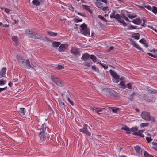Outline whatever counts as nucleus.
<instances>
[{"instance_id":"864d4df0","label":"nucleus","mask_w":157,"mask_h":157,"mask_svg":"<svg viewBox=\"0 0 157 157\" xmlns=\"http://www.w3.org/2000/svg\"><path fill=\"white\" fill-rule=\"evenodd\" d=\"M7 89V86L5 87L4 88H0V93L2 91H3L6 90Z\"/></svg>"},{"instance_id":"a878e982","label":"nucleus","mask_w":157,"mask_h":157,"mask_svg":"<svg viewBox=\"0 0 157 157\" xmlns=\"http://www.w3.org/2000/svg\"><path fill=\"white\" fill-rule=\"evenodd\" d=\"M52 44L53 47H58L60 45V43L58 42L54 41V42H53L52 43Z\"/></svg>"},{"instance_id":"e433bc0d","label":"nucleus","mask_w":157,"mask_h":157,"mask_svg":"<svg viewBox=\"0 0 157 157\" xmlns=\"http://www.w3.org/2000/svg\"><path fill=\"white\" fill-rule=\"evenodd\" d=\"M122 130H124L126 131H129V129H130L129 128L126 126V125H125L124 126H123L121 128Z\"/></svg>"},{"instance_id":"f3484780","label":"nucleus","mask_w":157,"mask_h":157,"mask_svg":"<svg viewBox=\"0 0 157 157\" xmlns=\"http://www.w3.org/2000/svg\"><path fill=\"white\" fill-rule=\"evenodd\" d=\"M139 42L144 44L146 48L148 47V43L145 40L144 38H142L139 40Z\"/></svg>"},{"instance_id":"7ed1b4c3","label":"nucleus","mask_w":157,"mask_h":157,"mask_svg":"<svg viewBox=\"0 0 157 157\" xmlns=\"http://www.w3.org/2000/svg\"><path fill=\"white\" fill-rule=\"evenodd\" d=\"M102 2L106 4L107 3V1L106 0H96L95 2L96 6L98 8L102 9V10H109L108 6H104L103 4L101 2Z\"/></svg>"},{"instance_id":"a18cd8bd","label":"nucleus","mask_w":157,"mask_h":157,"mask_svg":"<svg viewBox=\"0 0 157 157\" xmlns=\"http://www.w3.org/2000/svg\"><path fill=\"white\" fill-rule=\"evenodd\" d=\"M67 100L69 102V103L72 106L74 105L72 101L70 99V98L67 97Z\"/></svg>"},{"instance_id":"c85d7f7f","label":"nucleus","mask_w":157,"mask_h":157,"mask_svg":"<svg viewBox=\"0 0 157 157\" xmlns=\"http://www.w3.org/2000/svg\"><path fill=\"white\" fill-rule=\"evenodd\" d=\"M12 40L16 44H18V37L17 36H13L12 37Z\"/></svg>"},{"instance_id":"79ce46f5","label":"nucleus","mask_w":157,"mask_h":157,"mask_svg":"<svg viewBox=\"0 0 157 157\" xmlns=\"http://www.w3.org/2000/svg\"><path fill=\"white\" fill-rule=\"evenodd\" d=\"M130 130L132 132H135L137 131L138 129L137 127H132L130 129Z\"/></svg>"},{"instance_id":"052dcab7","label":"nucleus","mask_w":157,"mask_h":157,"mask_svg":"<svg viewBox=\"0 0 157 157\" xmlns=\"http://www.w3.org/2000/svg\"><path fill=\"white\" fill-rule=\"evenodd\" d=\"M102 65V66H103V68H104V69H106L108 68V66L106 65Z\"/></svg>"},{"instance_id":"a211bd4d","label":"nucleus","mask_w":157,"mask_h":157,"mask_svg":"<svg viewBox=\"0 0 157 157\" xmlns=\"http://www.w3.org/2000/svg\"><path fill=\"white\" fill-rule=\"evenodd\" d=\"M25 64L26 65V67L28 69H29L31 68L32 69H34V68L32 67L30 64V61L29 59H26L25 62Z\"/></svg>"},{"instance_id":"bf43d9fd","label":"nucleus","mask_w":157,"mask_h":157,"mask_svg":"<svg viewBox=\"0 0 157 157\" xmlns=\"http://www.w3.org/2000/svg\"><path fill=\"white\" fill-rule=\"evenodd\" d=\"M9 25L5 24V25H3V27H5V28H8L9 27Z\"/></svg>"},{"instance_id":"cd10ccee","label":"nucleus","mask_w":157,"mask_h":157,"mask_svg":"<svg viewBox=\"0 0 157 157\" xmlns=\"http://www.w3.org/2000/svg\"><path fill=\"white\" fill-rule=\"evenodd\" d=\"M108 91L109 93L111 95H115L117 94V93L114 90H112L111 89L109 88L108 89Z\"/></svg>"},{"instance_id":"f704fd0d","label":"nucleus","mask_w":157,"mask_h":157,"mask_svg":"<svg viewBox=\"0 0 157 157\" xmlns=\"http://www.w3.org/2000/svg\"><path fill=\"white\" fill-rule=\"evenodd\" d=\"M92 62L90 61L89 62H86L84 63V65L85 66L87 67H90L91 66V64Z\"/></svg>"},{"instance_id":"69168bd1","label":"nucleus","mask_w":157,"mask_h":157,"mask_svg":"<svg viewBox=\"0 0 157 157\" xmlns=\"http://www.w3.org/2000/svg\"><path fill=\"white\" fill-rule=\"evenodd\" d=\"M14 23L15 24H17L18 23L19 21L18 20H16L15 19H14Z\"/></svg>"},{"instance_id":"b1692460","label":"nucleus","mask_w":157,"mask_h":157,"mask_svg":"<svg viewBox=\"0 0 157 157\" xmlns=\"http://www.w3.org/2000/svg\"><path fill=\"white\" fill-rule=\"evenodd\" d=\"M140 35L139 33H134L132 37L136 40H138L140 38Z\"/></svg>"},{"instance_id":"338daca9","label":"nucleus","mask_w":157,"mask_h":157,"mask_svg":"<svg viewBox=\"0 0 157 157\" xmlns=\"http://www.w3.org/2000/svg\"><path fill=\"white\" fill-rule=\"evenodd\" d=\"M12 82H10L8 84V85L10 87H11L12 86Z\"/></svg>"},{"instance_id":"4468645a","label":"nucleus","mask_w":157,"mask_h":157,"mask_svg":"<svg viewBox=\"0 0 157 157\" xmlns=\"http://www.w3.org/2000/svg\"><path fill=\"white\" fill-rule=\"evenodd\" d=\"M17 59L18 63L21 62L22 64H24L25 60L23 59L22 56L20 55H17L16 56Z\"/></svg>"},{"instance_id":"603ef678","label":"nucleus","mask_w":157,"mask_h":157,"mask_svg":"<svg viewBox=\"0 0 157 157\" xmlns=\"http://www.w3.org/2000/svg\"><path fill=\"white\" fill-rule=\"evenodd\" d=\"M127 87L129 89H132V84L131 83H129L127 84Z\"/></svg>"},{"instance_id":"6e6d98bb","label":"nucleus","mask_w":157,"mask_h":157,"mask_svg":"<svg viewBox=\"0 0 157 157\" xmlns=\"http://www.w3.org/2000/svg\"><path fill=\"white\" fill-rule=\"evenodd\" d=\"M152 122H155V119L153 117H151V120Z\"/></svg>"},{"instance_id":"c756f323","label":"nucleus","mask_w":157,"mask_h":157,"mask_svg":"<svg viewBox=\"0 0 157 157\" xmlns=\"http://www.w3.org/2000/svg\"><path fill=\"white\" fill-rule=\"evenodd\" d=\"M58 101L59 102L60 106L61 108H63L65 106V104L62 101V100L60 99H58Z\"/></svg>"},{"instance_id":"680f3d73","label":"nucleus","mask_w":157,"mask_h":157,"mask_svg":"<svg viewBox=\"0 0 157 157\" xmlns=\"http://www.w3.org/2000/svg\"><path fill=\"white\" fill-rule=\"evenodd\" d=\"M18 79L17 78H14L13 79V81L14 82H17V81H18Z\"/></svg>"},{"instance_id":"393cba45","label":"nucleus","mask_w":157,"mask_h":157,"mask_svg":"<svg viewBox=\"0 0 157 157\" xmlns=\"http://www.w3.org/2000/svg\"><path fill=\"white\" fill-rule=\"evenodd\" d=\"M41 0H33L32 1V3L35 5L37 6H39L40 4V2H41Z\"/></svg>"},{"instance_id":"c03bdc74","label":"nucleus","mask_w":157,"mask_h":157,"mask_svg":"<svg viewBox=\"0 0 157 157\" xmlns=\"http://www.w3.org/2000/svg\"><path fill=\"white\" fill-rule=\"evenodd\" d=\"M146 140H147V142L148 143H149L152 140V139L150 137H147L146 138Z\"/></svg>"},{"instance_id":"3c124183","label":"nucleus","mask_w":157,"mask_h":157,"mask_svg":"<svg viewBox=\"0 0 157 157\" xmlns=\"http://www.w3.org/2000/svg\"><path fill=\"white\" fill-rule=\"evenodd\" d=\"M57 68L59 70H61L64 68V67L61 65H59L58 67H57Z\"/></svg>"},{"instance_id":"0eeeda50","label":"nucleus","mask_w":157,"mask_h":157,"mask_svg":"<svg viewBox=\"0 0 157 157\" xmlns=\"http://www.w3.org/2000/svg\"><path fill=\"white\" fill-rule=\"evenodd\" d=\"M88 125L86 124H84L83 127L82 129H79V131L83 133H85L89 136H90L91 133L88 130L87 127Z\"/></svg>"},{"instance_id":"2eb2a0df","label":"nucleus","mask_w":157,"mask_h":157,"mask_svg":"<svg viewBox=\"0 0 157 157\" xmlns=\"http://www.w3.org/2000/svg\"><path fill=\"white\" fill-rule=\"evenodd\" d=\"M90 59V55L88 53L84 54L81 58V59L83 61H86Z\"/></svg>"},{"instance_id":"a19ab883","label":"nucleus","mask_w":157,"mask_h":157,"mask_svg":"<svg viewBox=\"0 0 157 157\" xmlns=\"http://www.w3.org/2000/svg\"><path fill=\"white\" fill-rule=\"evenodd\" d=\"M149 125V124L148 123H142L140 124V126L141 127H144L148 126Z\"/></svg>"},{"instance_id":"774afa93","label":"nucleus","mask_w":157,"mask_h":157,"mask_svg":"<svg viewBox=\"0 0 157 157\" xmlns=\"http://www.w3.org/2000/svg\"><path fill=\"white\" fill-rule=\"evenodd\" d=\"M78 14H79V15H80L81 16H84V15H83V14L82 13H78Z\"/></svg>"},{"instance_id":"58836bf2","label":"nucleus","mask_w":157,"mask_h":157,"mask_svg":"<svg viewBox=\"0 0 157 157\" xmlns=\"http://www.w3.org/2000/svg\"><path fill=\"white\" fill-rule=\"evenodd\" d=\"M152 144L154 145L153 147V148L155 151H157V143L155 142H153Z\"/></svg>"},{"instance_id":"dca6fc26","label":"nucleus","mask_w":157,"mask_h":157,"mask_svg":"<svg viewBox=\"0 0 157 157\" xmlns=\"http://www.w3.org/2000/svg\"><path fill=\"white\" fill-rule=\"evenodd\" d=\"M6 71V67L3 68L0 71V78L2 77H4L6 78V77L4 76Z\"/></svg>"},{"instance_id":"5fc2aeb1","label":"nucleus","mask_w":157,"mask_h":157,"mask_svg":"<svg viewBox=\"0 0 157 157\" xmlns=\"http://www.w3.org/2000/svg\"><path fill=\"white\" fill-rule=\"evenodd\" d=\"M136 16H133L131 15H129L128 16V17L130 18V19H132L134 18H135L136 17Z\"/></svg>"},{"instance_id":"ddd939ff","label":"nucleus","mask_w":157,"mask_h":157,"mask_svg":"<svg viewBox=\"0 0 157 157\" xmlns=\"http://www.w3.org/2000/svg\"><path fill=\"white\" fill-rule=\"evenodd\" d=\"M71 52L75 56H77L79 54V50L75 47H72L71 50Z\"/></svg>"},{"instance_id":"de8ad7c7","label":"nucleus","mask_w":157,"mask_h":157,"mask_svg":"<svg viewBox=\"0 0 157 157\" xmlns=\"http://www.w3.org/2000/svg\"><path fill=\"white\" fill-rule=\"evenodd\" d=\"M147 54L150 56H151L152 57L155 58H157V56L156 55H153L152 54L150 53H147Z\"/></svg>"},{"instance_id":"9d476101","label":"nucleus","mask_w":157,"mask_h":157,"mask_svg":"<svg viewBox=\"0 0 157 157\" xmlns=\"http://www.w3.org/2000/svg\"><path fill=\"white\" fill-rule=\"evenodd\" d=\"M91 110L93 112L96 113L98 115H100L101 113L100 112H101L104 108H99L96 107H93L91 108Z\"/></svg>"},{"instance_id":"09e8293b","label":"nucleus","mask_w":157,"mask_h":157,"mask_svg":"<svg viewBox=\"0 0 157 157\" xmlns=\"http://www.w3.org/2000/svg\"><path fill=\"white\" fill-rule=\"evenodd\" d=\"M118 110L119 109L118 108H114L113 109H112V111L113 113H117V110Z\"/></svg>"},{"instance_id":"9b49d317","label":"nucleus","mask_w":157,"mask_h":157,"mask_svg":"<svg viewBox=\"0 0 157 157\" xmlns=\"http://www.w3.org/2000/svg\"><path fill=\"white\" fill-rule=\"evenodd\" d=\"M129 40L130 42V44L132 45L134 47L139 50H142V48L136 44L135 41L131 39H129Z\"/></svg>"},{"instance_id":"8fccbe9b","label":"nucleus","mask_w":157,"mask_h":157,"mask_svg":"<svg viewBox=\"0 0 157 157\" xmlns=\"http://www.w3.org/2000/svg\"><path fill=\"white\" fill-rule=\"evenodd\" d=\"M83 6L84 8L86 9V10H91L89 8V6H87L86 5H83Z\"/></svg>"},{"instance_id":"4d7b16f0","label":"nucleus","mask_w":157,"mask_h":157,"mask_svg":"<svg viewBox=\"0 0 157 157\" xmlns=\"http://www.w3.org/2000/svg\"><path fill=\"white\" fill-rule=\"evenodd\" d=\"M136 27H137L136 26H133L132 25H131L130 26V28H131L133 29H136Z\"/></svg>"},{"instance_id":"6e6552de","label":"nucleus","mask_w":157,"mask_h":157,"mask_svg":"<svg viewBox=\"0 0 157 157\" xmlns=\"http://www.w3.org/2000/svg\"><path fill=\"white\" fill-rule=\"evenodd\" d=\"M51 78L52 80L58 86L60 87H62L63 86V84H62L61 81L58 78L55 77L54 76L52 75Z\"/></svg>"},{"instance_id":"f257e3e1","label":"nucleus","mask_w":157,"mask_h":157,"mask_svg":"<svg viewBox=\"0 0 157 157\" xmlns=\"http://www.w3.org/2000/svg\"><path fill=\"white\" fill-rule=\"evenodd\" d=\"M48 129L45 124H42V126L38 130L39 136L40 139V141L43 142L44 141L46 138L45 131L47 128Z\"/></svg>"},{"instance_id":"39448f33","label":"nucleus","mask_w":157,"mask_h":157,"mask_svg":"<svg viewBox=\"0 0 157 157\" xmlns=\"http://www.w3.org/2000/svg\"><path fill=\"white\" fill-rule=\"evenodd\" d=\"M25 34L30 38L41 39L42 38V36L37 37L36 36V33L30 30L29 29H27L25 31Z\"/></svg>"},{"instance_id":"e2e57ef3","label":"nucleus","mask_w":157,"mask_h":157,"mask_svg":"<svg viewBox=\"0 0 157 157\" xmlns=\"http://www.w3.org/2000/svg\"><path fill=\"white\" fill-rule=\"evenodd\" d=\"M152 12L155 13V14H157V10H151Z\"/></svg>"},{"instance_id":"473e14b6","label":"nucleus","mask_w":157,"mask_h":157,"mask_svg":"<svg viewBox=\"0 0 157 157\" xmlns=\"http://www.w3.org/2000/svg\"><path fill=\"white\" fill-rule=\"evenodd\" d=\"M47 33L48 35H50L51 36H56L57 35V33H55L52 31H48Z\"/></svg>"},{"instance_id":"4c0bfd02","label":"nucleus","mask_w":157,"mask_h":157,"mask_svg":"<svg viewBox=\"0 0 157 157\" xmlns=\"http://www.w3.org/2000/svg\"><path fill=\"white\" fill-rule=\"evenodd\" d=\"M120 85L122 86L124 89L126 88V86L125 85L124 82L123 81H121L120 83Z\"/></svg>"},{"instance_id":"c9c22d12","label":"nucleus","mask_w":157,"mask_h":157,"mask_svg":"<svg viewBox=\"0 0 157 157\" xmlns=\"http://www.w3.org/2000/svg\"><path fill=\"white\" fill-rule=\"evenodd\" d=\"M120 17H122V19H123L124 20V19H125L126 21H127L128 22H131V21H130L129 19L126 17L123 14H122L121 15H120Z\"/></svg>"},{"instance_id":"72a5a7b5","label":"nucleus","mask_w":157,"mask_h":157,"mask_svg":"<svg viewBox=\"0 0 157 157\" xmlns=\"http://www.w3.org/2000/svg\"><path fill=\"white\" fill-rule=\"evenodd\" d=\"M136 94L135 92H133L132 94L131 95L129 98V100L131 101H132L134 99V96L136 95Z\"/></svg>"},{"instance_id":"0e129e2a","label":"nucleus","mask_w":157,"mask_h":157,"mask_svg":"<svg viewBox=\"0 0 157 157\" xmlns=\"http://www.w3.org/2000/svg\"><path fill=\"white\" fill-rule=\"evenodd\" d=\"M143 24H142L141 25V26L142 27H144V24H145V20H144V19H143Z\"/></svg>"},{"instance_id":"20e7f679","label":"nucleus","mask_w":157,"mask_h":157,"mask_svg":"<svg viewBox=\"0 0 157 157\" xmlns=\"http://www.w3.org/2000/svg\"><path fill=\"white\" fill-rule=\"evenodd\" d=\"M80 27V32L82 34L87 36L90 35L89 30L86 24L83 23L81 25Z\"/></svg>"},{"instance_id":"6ab92c4d","label":"nucleus","mask_w":157,"mask_h":157,"mask_svg":"<svg viewBox=\"0 0 157 157\" xmlns=\"http://www.w3.org/2000/svg\"><path fill=\"white\" fill-rule=\"evenodd\" d=\"M132 22L135 24L139 25L142 22V21L140 19L137 18L136 19L133 20Z\"/></svg>"},{"instance_id":"ea45409f","label":"nucleus","mask_w":157,"mask_h":157,"mask_svg":"<svg viewBox=\"0 0 157 157\" xmlns=\"http://www.w3.org/2000/svg\"><path fill=\"white\" fill-rule=\"evenodd\" d=\"M7 81L6 80H4L2 79L0 80V86H2L5 84Z\"/></svg>"},{"instance_id":"37998d69","label":"nucleus","mask_w":157,"mask_h":157,"mask_svg":"<svg viewBox=\"0 0 157 157\" xmlns=\"http://www.w3.org/2000/svg\"><path fill=\"white\" fill-rule=\"evenodd\" d=\"M73 20L74 21V22H75L76 23H78L81 22L82 21V19H78L76 18H74Z\"/></svg>"},{"instance_id":"aec40b11","label":"nucleus","mask_w":157,"mask_h":157,"mask_svg":"<svg viewBox=\"0 0 157 157\" xmlns=\"http://www.w3.org/2000/svg\"><path fill=\"white\" fill-rule=\"evenodd\" d=\"M144 7L148 10H157V8L153 6L152 7L149 5H145Z\"/></svg>"},{"instance_id":"2f4dec72","label":"nucleus","mask_w":157,"mask_h":157,"mask_svg":"<svg viewBox=\"0 0 157 157\" xmlns=\"http://www.w3.org/2000/svg\"><path fill=\"white\" fill-rule=\"evenodd\" d=\"M144 157H154L153 155H150L146 151H144Z\"/></svg>"},{"instance_id":"412c9836","label":"nucleus","mask_w":157,"mask_h":157,"mask_svg":"<svg viewBox=\"0 0 157 157\" xmlns=\"http://www.w3.org/2000/svg\"><path fill=\"white\" fill-rule=\"evenodd\" d=\"M134 149L137 153L139 154H141L142 151L140 146L137 145L135 147Z\"/></svg>"},{"instance_id":"f8f14e48","label":"nucleus","mask_w":157,"mask_h":157,"mask_svg":"<svg viewBox=\"0 0 157 157\" xmlns=\"http://www.w3.org/2000/svg\"><path fill=\"white\" fill-rule=\"evenodd\" d=\"M68 48V45L67 44H61L59 48V51L60 52L64 51Z\"/></svg>"},{"instance_id":"1a4fd4ad","label":"nucleus","mask_w":157,"mask_h":157,"mask_svg":"<svg viewBox=\"0 0 157 157\" xmlns=\"http://www.w3.org/2000/svg\"><path fill=\"white\" fill-rule=\"evenodd\" d=\"M110 72L112 77L115 79V82L116 83L118 82L119 81V76L117 74L116 72L112 70H110Z\"/></svg>"},{"instance_id":"7c9ffc66","label":"nucleus","mask_w":157,"mask_h":157,"mask_svg":"<svg viewBox=\"0 0 157 157\" xmlns=\"http://www.w3.org/2000/svg\"><path fill=\"white\" fill-rule=\"evenodd\" d=\"M90 59H92L94 62H96L97 61V58L94 55H92L90 56Z\"/></svg>"},{"instance_id":"4be33fe9","label":"nucleus","mask_w":157,"mask_h":157,"mask_svg":"<svg viewBox=\"0 0 157 157\" xmlns=\"http://www.w3.org/2000/svg\"><path fill=\"white\" fill-rule=\"evenodd\" d=\"M18 112L20 115H24L25 113V109L24 108H20Z\"/></svg>"},{"instance_id":"49530a36","label":"nucleus","mask_w":157,"mask_h":157,"mask_svg":"<svg viewBox=\"0 0 157 157\" xmlns=\"http://www.w3.org/2000/svg\"><path fill=\"white\" fill-rule=\"evenodd\" d=\"M92 69L95 71H99L98 68H96V66H93L92 67Z\"/></svg>"},{"instance_id":"5701e85b","label":"nucleus","mask_w":157,"mask_h":157,"mask_svg":"<svg viewBox=\"0 0 157 157\" xmlns=\"http://www.w3.org/2000/svg\"><path fill=\"white\" fill-rule=\"evenodd\" d=\"M141 131H143L140 130L138 132L133 133V134L134 135H137L140 136L142 137H144V135L141 132Z\"/></svg>"},{"instance_id":"13d9d810","label":"nucleus","mask_w":157,"mask_h":157,"mask_svg":"<svg viewBox=\"0 0 157 157\" xmlns=\"http://www.w3.org/2000/svg\"><path fill=\"white\" fill-rule=\"evenodd\" d=\"M98 17L99 18H100L101 20H103V19H104V18L103 17H102V16H101V15H99L98 16Z\"/></svg>"},{"instance_id":"423d86ee","label":"nucleus","mask_w":157,"mask_h":157,"mask_svg":"<svg viewBox=\"0 0 157 157\" xmlns=\"http://www.w3.org/2000/svg\"><path fill=\"white\" fill-rule=\"evenodd\" d=\"M141 116L143 119L147 121H149L151 120L149 113L148 112H143L141 114Z\"/></svg>"},{"instance_id":"bb28decb","label":"nucleus","mask_w":157,"mask_h":157,"mask_svg":"<svg viewBox=\"0 0 157 157\" xmlns=\"http://www.w3.org/2000/svg\"><path fill=\"white\" fill-rule=\"evenodd\" d=\"M147 91L151 94H156L157 93V90L153 89H148Z\"/></svg>"},{"instance_id":"f03ea898","label":"nucleus","mask_w":157,"mask_h":157,"mask_svg":"<svg viewBox=\"0 0 157 157\" xmlns=\"http://www.w3.org/2000/svg\"><path fill=\"white\" fill-rule=\"evenodd\" d=\"M110 17L111 18H115L117 20L119 23H122L123 25L124 26L127 25L126 23L124 22V20L122 19V17H120V15L118 14H115L114 11H113L112 13L110 15Z\"/></svg>"}]
</instances>
